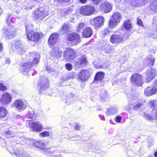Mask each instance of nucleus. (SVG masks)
Masks as SVG:
<instances>
[{
	"label": "nucleus",
	"mask_w": 157,
	"mask_h": 157,
	"mask_svg": "<svg viewBox=\"0 0 157 157\" xmlns=\"http://www.w3.org/2000/svg\"><path fill=\"white\" fill-rule=\"evenodd\" d=\"M149 105L152 108H156V109H153L151 115L147 114V113H144V117L146 119L151 120L152 119L157 120V101L153 100L150 101L149 103Z\"/></svg>",
	"instance_id": "f257e3e1"
},
{
	"label": "nucleus",
	"mask_w": 157,
	"mask_h": 157,
	"mask_svg": "<svg viewBox=\"0 0 157 157\" xmlns=\"http://www.w3.org/2000/svg\"><path fill=\"white\" fill-rule=\"evenodd\" d=\"M48 14L47 9L44 7H40L34 12V16L38 21L42 20Z\"/></svg>",
	"instance_id": "f03ea898"
},
{
	"label": "nucleus",
	"mask_w": 157,
	"mask_h": 157,
	"mask_svg": "<svg viewBox=\"0 0 157 157\" xmlns=\"http://www.w3.org/2000/svg\"><path fill=\"white\" fill-rule=\"evenodd\" d=\"M143 77L139 73L132 74L130 78V82L132 85L137 86L142 85Z\"/></svg>",
	"instance_id": "7ed1b4c3"
},
{
	"label": "nucleus",
	"mask_w": 157,
	"mask_h": 157,
	"mask_svg": "<svg viewBox=\"0 0 157 157\" xmlns=\"http://www.w3.org/2000/svg\"><path fill=\"white\" fill-rule=\"evenodd\" d=\"M95 11V7L92 6H85L80 9V13L85 16H89L94 14Z\"/></svg>",
	"instance_id": "20e7f679"
},
{
	"label": "nucleus",
	"mask_w": 157,
	"mask_h": 157,
	"mask_svg": "<svg viewBox=\"0 0 157 157\" xmlns=\"http://www.w3.org/2000/svg\"><path fill=\"white\" fill-rule=\"evenodd\" d=\"M3 32L6 37L8 38L13 37L16 33V30L15 28L10 25H8L7 27L5 26L2 29Z\"/></svg>",
	"instance_id": "39448f33"
},
{
	"label": "nucleus",
	"mask_w": 157,
	"mask_h": 157,
	"mask_svg": "<svg viewBox=\"0 0 157 157\" xmlns=\"http://www.w3.org/2000/svg\"><path fill=\"white\" fill-rule=\"evenodd\" d=\"M64 57L67 60L70 61L76 57L75 52L70 48H67L64 52Z\"/></svg>",
	"instance_id": "423d86ee"
},
{
	"label": "nucleus",
	"mask_w": 157,
	"mask_h": 157,
	"mask_svg": "<svg viewBox=\"0 0 157 157\" xmlns=\"http://www.w3.org/2000/svg\"><path fill=\"white\" fill-rule=\"evenodd\" d=\"M87 63L86 57L85 55L82 56L75 60V69H78L85 66Z\"/></svg>",
	"instance_id": "0eeeda50"
},
{
	"label": "nucleus",
	"mask_w": 157,
	"mask_h": 157,
	"mask_svg": "<svg viewBox=\"0 0 157 157\" xmlns=\"http://www.w3.org/2000/svg\"><path fill=\"white\" fill-rule=\"evenodd\" d=\"M67 38L68 40L71 41L73 44H77L80 42V36L76 33L68 34L67 36Z\"/></svg>",
	"instance_id": "6e6552de"
},
{
	"label": "nucleus",
	"mask_w": 157,
	"mask_h": 157,
	"mask_svg": "<svg viewBox=\"0 0 157 157\" xmlns=\"http://www.w3.org/2000/svg\"><path fill=\"white\" fill-rule=\"evenodd\" d=\"M104 19V17H99L91 20L90 23L94 26L95 28H98L103 25Z\"/></svg>",
	"instance_id": "1a4fd4ad"
},
{
	"label": "nucleus",
	"mask_w": 157,
	"mask_h": 157,
	"mask_svg": "<svg viewBox=\"0 0 157 157\" xmlns=\"http://www.w3.org/2000/svg\"><path fill=\"white\" fill-rule=\"evenodd\" d=\"M27 121L29 122L33 131L37 132L41 131L42 128V125L39 122H33L31 121Z\"/></svg>",
	"instance_id": "9d476101"
},
{
	"label": "nucleus",
	"mask_w": 157,
	"mask_h": 157,
	"mask_svg": "<svg viewBox=\"0 0 157 157\" xmlns=\"http://www.w3.org/2000/svg\"><path fill=\"white\" fill-rule=\"evenodd\" d=\"M12 101V96L8 93H5L2 96L0 102L2 105H7Z\"/></svg>",
	"instance_id": "9b49d317"
},
{
	"label": "nucleus",
	"mask_w": 157,
	"mask_h": 157,
	"mask_svg": "<svg viewBox=\"0 0 157 157\" xmlns=\"http://www.w3.org/2000/svg\"><path fill=\"white\" fill-rule=\"evenodd\" d=\"M27 37L30 40L36 41L40 39V36L38 33H36L33 30H31L29 31L27 33Z\"/></svg>",
	"instance_id": "f8f14e48"
},
{
	"label": "nucleus",
	"mask_w": 157,
	"mask_h": 157,
	"mask_svg": "<svg viewBox=\"0 0 157 157\" xmlns=\"http://www.w3.org/2000/svg\"><path fill=\"white\" fill-rule=\"evenodd\" d=\"M146 74L147 77V82H150L153 79L156 75L155 70L151 68L147 70Z\"/></svg>",
	"instance_id": "ddd939ff"
},
{
	"label": "nucleus",
	"mask_w": 157,
	"mask_h": 157,
	"mask_svg": "<svg viewBox=\"0 0 157 157\" xmlns=\"http://www.w3.org/2000/svg\"><path fill=\"white\" fill-rule=\"evenodd\" d=\"M90 76V72L87 70H82L78 74V78L82 81H85Z\"/></svg>",
	"instance_id": "4468645a"
},
{
	"label": "nucleus",
	"mask_w": 157,
	"mask_h": 157,
	"mask_svg": "<svg viewBox=\"0 0 157 157\" xmlns=\"http://www.w3.org/2000/svg\"><path fill=\"white\" fill-rule=\"evenodd\" d=\"M123 40V37L119 35L113 34L110 37V41L112 43H120L122 42Z\"/></svg>",
	"instance_id": "2eb2a0df"
},
{
	"label": "nucleus",
	"mask_w": 157,
	"mask_h": 157,
	"mask_svg": "<svg viewBox=\"0 0 157 157\" xmlns=\"http://www.w3.org/2000/svg\"><path fill=\"white\" fill-rule=\"evenodd\" d=\"M101 10L104 11L105 13H108L111 11L112 9V6L109 3L103 2L100 6Z\"/></svg>",
	"instance_id": "dca6fc26"
},
{
	"label": "nucleus",
	"mask_w": 157,
	"mask_h": 157,
	"mask_svg": "<svg viewBox=\"0 0 157 157\" xmlns=\"http://www.w3.org/2000/svg\"><path fill=\"white\" fill-rule=\"evenodd\" d=\"M157 91V88L150 86L146 89L144 91V94L146 96H149L155 94Z\"/></svg>",
	"instance_id": "f3484780"
},
{
	"label": "nucleus",
	"mask_w": 157,
	"mask_h": 157,
	"mask_svg": "<svg viewBox=\"0 0 157 157\" xmlns=\"http://www.w3.org/2000/svg\"><path fill=\"white\" fill-rule=\"evenodd\" d=\"M93 31L92 29L89 27H86L82 32L83 36L85 38H88L92 36L93 34Z\"/></svg>",
	"instance_id": "a211bd4d"
},
{
	"label": "nucleus",
	"mask_w": 157,
	"mask_h": 157,
	"mask_svg": "<svg viewBox=\"0 0 157 157\" xmlns=\"http://www.w3.org/2000/svg\"><path fill=\"white\" fill-rule=\"evenodd\" d=\"M59 37L58 34L57 33L52 34L48 39L49 43L52 45L55 44L57 42Z\"/></svg>",
	"instance_id": "6ab92c4d"
},
{
	"label": "nucleus",
	"mask_w": 157,
	"mask_h": 157,
	"mask_svg": "<svg viewBox=\"0 0 157 157\" xmlns=\"http://www.w3.org/2000/svg\"><path fill=\"white\" fill-rule=\"evenodd\" d=\"M14 106L17 109H25L26 108V105L24 104L21 100H17L14 102Z\"/></svg>",
	"instance_id": "aec40b11"
},
{
	"label": "nucleus",
	"mask_w": 157,
	"mask_h": 157,
	"mask_svg": "<svg viewBox=\"0 0 157 157\" xmlns=\"http://www.w3.org/2000/svg\"><path fill=\"white\" fill-rule=\"evenodd\" d=\"M130 3L132 6L137 7L143 6L145 3L143 0H132Z\"/></svg>",
	"instance_id": "412c9836"
},
{
	"label": "nucleus",
	"mask_w": 157,
	"mask_h": 157,
	"mask_svg": "<svg viewBox=\"0 0 157 157\" xmlns=\"http://www.w3.org/2000/svg\"><path fill=\"white\" fill-rule=\"evenodd\" d=\"M155 59V57L153 55L148 56L146 58V62L148 65L149 66H153L154 65Z\"/></svg>",
	"instance_id": "4be33fe9"
},
{
	"label": "nucleus",
	"mask_w": 157,
	"mask_h": 157,
	"mask_svg": "<svg viewBox=\"0 0 157 157\" xmlns=\"http://www.w3.org/2000/svg\"><path fill=\"white\" fill-rule=\"evenodd\" d=\"M32 66V63L30 62H25L21 65L20 69L23 71L25 72L28 71Z\"/></svg>",
	"instance_id": "5701e85b"
},
{
	"label": "nucleus",
	"mask_w": 157,
	"mask_h": 157,
	"mask_svg": "<svg viewBox=\"0 0 157 157\" xmlns=\"http://www.w3.org/2000/svg\"><path fill=\"white\" fill-rule=\"evenodd\" d=\"M6 21L8 25H10L11 23L15 22V18L12 17L11 14L8 13L6 18Z\"/></svg>",
	"instance_id": "b1692460"
},
{
	"label": "nucleus",
	"mask_w": 157,
	"mask_h": 157,
	"mask_svg": "<svg viewBox=\"0 0 157 157\" xmlns=\"http://www.w3.org/2000/svg\"><path fill=\"white\" fill-rule=\"evenodd\" d=\"M48 86V82H43L42 83H39L38 86V89L40 92H42L43 90H44Z\"/></svg>",
	"instance_id": "393cba45"
},
{
	"label": "nucleus",
	"mask_w": 157,
	"mask_h": 157,
	"mask_svg": "<svg viewBox=\"0 0 157 157\" xmlns=\"http://www.w3.org/2000/svg\"><path fill=\"white\" fill-rule=\"evenodd\" d=\"M104 73L102 72H98L96 75L94 81V83H96V82L101 81L104 78Z\"/></svg>",
	"instance_id": "a878e982"
},
{
	"label": "nucleus",
	"mask_w": 157,
	"mask_h": 157,
	"mask_svg": "<svg viewBox=\"0 0 157 157\" xmlns=\"http://www.w3.org/2000/svg\"><path fill=\"white\" fill-rule=\"evenodd\" d=\"M111 18L113 21H116L119 23L121 20V16L119 13L116 12L114 13Z\"/></svg>",
	"instance_id": "bb28decb"
},
{
	"label": "nucleus",
	"mask_w": 157,
	"mask_h": 157,
	"mask_svg": "<svg viewBox=\"0 0 157 157\" xmlns=\"http://www.w3.org/2000/svg\"><path fill=\"white\" fill-rule=\"evenodd\" d=\"M123 27L126 30L130 29L132 27L131 21L129 20L125 21L123 23Z\"/></svg>",
	"instance_id": "cd10ccee"
},
{
	"label": "nucleus",
	"mask_w": 157,
	"mask_h": 157,
	"mask_svg": "<svg viewBox=\"0 0 157 157\" xmlns=\"http://www.w3.org/2000/svg\"><path fill=\"white\" fill-rule=\"evenodd\" d=\"M15 48L16 49L18 50V51L20 52L23 51V47L20 41H17L15 44Z\"/></svg>",
	"instance_id": "c85d7f7f"
},
{
	"label": "nucleus",
	"mask_w": 157,
	"mask_h": 157,
	"mask_svg": "<svg viewBox=\"0 0 157 157\" xmlns=\"http://www.w3.org/2000/svg\"><path fill=\"white\" fill-rule=\"evenodd\" d=\"M34 145L41 149H45V145L43 142L42 141H38L35 142L34 144Z\"/></svg>",
	"instance_id": "c756f323"
},
{
	"label": "nucleus",
	"mask_w": 157,
	"mask_h": 157,
	"mask_svg": "<svg viewBox=\"0 0 157 157\" xmlns=\"http://www.w3.org/2000/svg\"><path fill=\"white\" fill-rule=\"evenodd\" d=\"M70 28V27L69 25L65 24L62 27L60 31L62 33H65L68 31Z\"/></svg>",
	"instance_id": "7c9ffc66"
},
{
	"label": "nucleus",
	"mask_w": 157,
	"mask_h": 157,
	"mask_svg": "<svg viewBox=\"0 0 157 157\" xmlns=\"http://www.w3.org/2000/svg\"><path fill=\"white\" fill-rule=\"evenodd\" d=\"M118 24V23L117 22L113 21L112 19L111 18L109 22V26L111 28H114L117 26Z\"/></svg>",
	"instance_id": "2f4dec72"
},
{
	"label": "nucleus",
	"mask_w": 157,
	"mask_h": 157,
	"mask_svg": "<svg viewBox=\"0 0 157 157\" xmlns=\"http://www.w3.org/2000/svg\"><path fill=\"white\" fill-rule=\"evenodd\" d=\"M7 113L6 110L2 107H0V117H3L5 116Z\"/></svg>",
	"instance_id": "473e14b6"
},
{
	"label": "nucleus",
	"mask_w": 157,
	"mask_h": 157,
	"mask_svg": "<svg viewBox=\"0 0 157 157\" xmlns=\"http://www.w3.org/2000/svg\"><path fill=\"white\" fill-rule=\"evenodd\" d=\"M151 9L155 12L157 10V0L152 2L150 6Z\"/></svg>",
	"instance_id": "72a5a7b5"
},
{
	"label": "nucleus",
	"mask_w": 157,
	"mask_h": 157,
	"mask_svg": "<svg viewBox=\"0 0 157 157\" xmlns=\"http://www.w3.org/2000/svg\"><path fill=\"white\" fill-rule=\"evenodd\" d=\"M86 26V24L83 22L79 23L76 29L77 32L78 33L81 32L84 27Z\"/></svg>",
	"instance_id": "f704fd0d"
},
{
	"label": "nucleus",
	"mask_w": 157,
	"mask_h": 157,
	"mask_svg": "<svg viewBox=\"0 0 157 157\" xmlns=\"http://www.w3.org/2000/svg\"><path fill=\"white\" fill-rule=\"evenodd\" d=\"M73 7L71 6L69 8L66 10L64 13V16H67L68 15L70 14L73 11Z\"/></svg>",
	"instance_id": "c9c22d12"
},
{
	"label": "nucleus",
	"mask_w": 157,
	"mask_h": 157,
	"mask_svg": "<svg viewBox=\"0 0 157 157\" xmlns=\"http://www.w3.org/2000/svg\"><path fill=\"white\" fill-rule=\"evenodd\" d=\"M116 112V110L114 108H112L108 109L107 112V113L108 115L113 114Z\"/></svg>",
	"instance_id": "e433bc0d"
},
{
	"label": "nucleus",
	"mask_w": 157,
	"mask_h": 157,
	"mask_svg": "<svg viewBox=\"0 0 157 157\" xmlns=\"http://www.w3.org/2000/svg\"><path fill=\"white\" fill-rule=\"evenodd\" d=\"M49 133L47 131H44L41 132L39 134L40 136L41 137H44L49 136Z\"/></svg>",
	"instance_id": "4c0bfd02"
},
{
	"label": "nucleus",
	"mask_w": 157,
	"mask_h": 157,
	"mask_svg": "<svg viewBox=\"0 0 157 157\" xmlns=\"http://www.w3.org/2000/svg\"><path fill=\"white\" fill-rule=\"evenodd\" d=\"M142 104L139 103L137 104L136 105H133V109L134 110H136L139 108L140 107L142 106Z\"/></svg>",
	"instance_id": "58836bf2"
},
{
	"label": "nucleus",
	"mask_w": 157,
	"mask_h": 157,
	"mask_svg": "<svg viewBox=\"0 0 157 157\" xmlns=\"http://www.w3.org/2000/svg\"><path fill=\"white\" fill-rule=\"evenodd\" d=\"M34 114L33 111L29 112V114L27 116V117L29 118H32L33 119L34 116Z\"/></svg>",
	"instance_id": "ea45409f"
},
{
	"label": "nucleus",
	"mask_w": 157,
	"mask_h": 157,
	"mask_svg": "<svg viewBox=\"0 0 157 157\" xmlns=\"http://www.w3.org/2000/svg\"><path fill=\"white\" fill-rule=\"evenodd\" d=\"M72 65L71 64L67 63L65 65V67L68 71L71 70L72 69Z\"/></svg>",
	"instance_id": "a19ab883"
},
{
	"label": "nucleus",
	"mask_w": 157,
	"mask_h": 157,
	"mask_svg": "<svg viewBox=\"0 0 157 157\" xmlns=\"http://www.w3.org/2000/svg\"><path fill=\"white\" fill-rule=\"evenodd\" d=\"M7 89L6 87L0 83V90H5Z\"/></svg>",
	"instance_id": "79ce46f5"
},
{
	"label": "nucleus",
	"mask_w": 157,
	"mask_h": 157,
	"mask_svg": "<svg viewBox=\"0 0 157 157\" xmlns=\"http://www.w3.org/2000/svg\"><path fill=\"white\" fill-rule=\"evenodd\" d=\"M103 0H92L93 4L98 5Z\"/></svg>",
	"instance_id": "37998d69"
},
{
	"label": "nucleus",
	"mask_w": 157,
	"mask_h": 157,
	"mask_svg": "<svg viewBox=\"0 0 157 157\" xmlns=\"http://www.w3.org/2000/svg\"><path fill=\"white\" fill-rule=\"evenodd\" d=\"M121 120V117L120 116H117L115 118V121L117 123L120 122Z\"/></svg>",
	"instance_id": "c03bdc74"
},
{
	"label": "nucleus",
	"mask_w": 157,
	"mask_h": 157,
	"mask_svg": "<svg viewBox=\"0 0 157 157\" xmlns=\"http://www.w3.org/2000/svg\"><path fill=\"white\" fill-rule=\"evenodd\" d=\"M137 24L140 26L143 25V23L142 21L138 17L137 19Z\"/></svg>",
	"instance_id": "a18cd8bd"
},
{
	"label": "nucleus",
	"mask_w": 157,
	"mask_h": 157,
	"mask_svg": "<svg viewBox=\"0 0 157 157\" xmlns=\"http://www.w3.org/2000/svg\"><path fill=\"white\" fill-rule=\"evenodd\" d=\"M80 128V125L79 124H77L75 126V129L76 130H79Z\"/></svg>",
	"instance_id": "49530a36"
},
{
	"label": "nucleus",
	"mask_w": 157,
	"mask_h": 157,
	"mask_svg": "<svg viewBox=\"0 0 157 157\" xmlns=\"http://www.w3.org/2000/svg\"><path fill=\"white\" fill-rule=\"evenodd\" d=\"M39 59L38 58H34L33 63V64H36L39 62Z\"/></svg>",
	"instance_id": "de8ad7c7"
},
{
	"label": "nucleus",
	"mask_w": 157,
	"mask_h": 157,
	"mask_svg": "<svg viewBox=\"0 0 157 157\" xmlns=\"http://www.w3.org/2000/svg\"><path fill=\"white\" fill-rule=\"evenodd\" d=\"M109 31L108 29H105L103 33V34L104 35H106L108 33Z\"/></svg>",
	"instance_id": "09e8293b"
},
{
	"label": "nucleus",
	"mask_w": 157,
	"mask_h": 157,
	"mask_svg": "<svg viewBox=\"0 0 157 157\" xmlns=\"http://www.w3.org/2000/svg\"><path fill=\"white\" fill-rule=\"evenodd\" d=\"M3 49V45L2 43H0V52H2Z\"/></svg>",
	"instance_id": "8fccbe9b"
},
{
	"label": "nucleus",
	"mask_w": 157,
	"mask_h": 157,
	"mask_svg": "<svg viewBox=\"0 0 157 157\" xmlns=\"http://www.w3.org/2000/svg\"><path fill=\"white\" fill-rule=\"evenodd\" d=\"M10 63V60L9 59H6L5 63L6 64H9Z\"/></svg>",
	"instance_id": "3c124183"
},
{
	"label": "nucleus",
	"mask_w": 157,
	"mask_h": 157,
	"mask_svg": "<svg viewBox=\"0 0 157 157\" xmlns=\"http://www.w3.org/2000/svg\"><path fill=\"white\" fill-rule=\"evenodd\" d=\"M87 2V0H79V2L82 3H85Z\"/></svg>",
	"instance_id": "603ef678"
},
{
	"label": "nucleus",
	"mask_w": 157,
	"mask_h": 157,
	"mask_svg": "<svg viewBox=\"0 0 157 157\" xmlns=\"http://www.w3.org/2000/svg\"><path fill=\"white\" fill-rule=\"evenodd\" d=\"M61 79L62 80V81L63 82L66 81L67 80L68 78H64L63 77H62L61 78Z\"/></svg>",
	"instance_id": "864d4df0"
},
{
	"label": "nucleus",
	"mask_w": 157,
	"mask_h": 157,
	"mask_svg": "<svg viewBox=\"0 0 157 157\" xmlns=\"http://www.w3.org/2000/svg\"><path fill=\"white\" fill-rule=\"evenodd\" d=\"M57 52H58L57 54L56 55L57 56H60L61 55V52L60 51H57Z\"/></svg>",
	"instance_id": "5fc2aeb1"
},
{
	"label": "nucleus",
	"mask_w": 157,
	"mask_h": 157,
	"mask_svg": "<svg viewBox=\"0 0 157 157\" xmlns=\"http://www.w3.org/2000/svg\"><path fill=\"white\" fill-rule=\"evenodd\" d=\"M6 134H7L10 135L11 133V132L9 131H7L6 132Z\"/></svg>",
	"instance_id": "6e6d98bb"
},
{
	"label": "nucleus",
	"mask_w": 157,
	"mask_h": 157,
	"mask_svg": "<svg viewBox=\"0 0 157 157\" xmlns=\"http://www.w3.org/2000/svg\"><path fill=\"white\" fill-rule=\"evenodd\" d=\"M62 2H67L69 1L70 0H60Z\"/></svg>",
	"instance_id": "4d7b16f0"
},
{
	"label": "nucleus",
	"mask_w": 157,
	"mask_h": 157,
	"mask_svg": "<svg viewBox=\"0 0 157 157\" xmlns=\"http://www.w3.org/2000/svg\"><path fill=\"white\" fill-rule=\"evenodd\" d=\"M154 155L155 157H157V151L155 152Z\"/></svg>",
	"instance_id": "13d9d810"
},
{
	"label": "nucleus",
	"mask_w": 157,
	"mask_h": 157,
	"mask_svg": "<svg viewBox=\"0 0 157 157\" xmlns=\"http://www.w3.org/2000/svg\"><path fill=\"white\" fill-rule=\"evenodd\" d=\"M154 85L155 86H157V80L155 81L154 82Z\"/></svg>",
	"instance_id": "bf43d9fd"
},
{
	"label": "nucleus",
	"mask_w": 157,
	"mask_h": 157,
	"mask_svg": "<svg viewBox=\"0 0 157 157\" xmlns=\"http://www.w3.org/2000/svg\"><path fill=\"white\" fill-rule=\"evenodd\" d=\"M2 13V10L1 9V8L0 7V16L1 15V14Z\"/></svg>",
	"instance_id": "052dcab7"
},
{
	"label": "nucleus",
	"mask_w": 157,
	"mask_h": 157,
	"mask_svg": "<svg viewBox=\"0 0 157 157\" xmlns=\"http://www.w3.org/2000/svg\"><path fill=\"white\" fill-rule=\"evenodd\" d=\"M116 1L117 2H121V0H116Z\"/></svg>",
	"instance_id": "680f3d73"
},
{
	"label": "nucleus",
	"mask_w": 157,
	"mask_h": 157,
	"mask_svg": "<svg viewBox=\"0 0 157 157\" xmlns=\"http://www.w3.org/2000/svg\"><path fill=\"white\" fill-rule=\"evenodd\" d=\"M147 157H153V156L152 155H149Z\"/></svg>",
	"instance_id": "e2e57ef3"
},
{
	"label": "nucleus",
	"mask_w": 157,
	"mask_h": 157,
	"mask_svg": "<svg viewBox=\"0 0 157 157\" xmlns=\"http://www.w3.org/2000/svg\"><path fill=\"white\" fill-rule=\"evenodd\" d=\"M26 30L27 31H28V29H27V26H26Z\"/></svg>",
	"instance_id": "0e129e2a"
}]
</instances>
